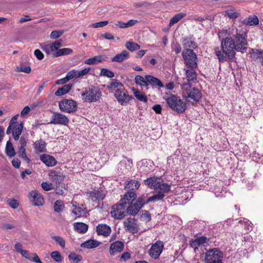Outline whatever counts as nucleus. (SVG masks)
<instances>
[{
  "mask_svg": "<svg viewBox=\"0 0 263 263\" xmlns=\"http://www.w3.org/2000/svg\"><path fill=\"white\" fill-rule=\"evenodd\" d=\"M156 190L158 192H161V193L164 194L171 190V185L167 183H162L160 181L159 184L157 185V189Z\"/></svg>",
  "mask_w": 263,
  "mask_h": 263,
  "instance_id": "4c0bfd02",
  "label": "nucleus"
},
{
  "mask_svg": "<svg viewBox=\"0 0 263 263\" xmlns=\"http://www.w3.org/2000/svg\"><path fill=\"white\" fill-rule=\"evenodd\" d=\"M8 204L13 209H16L18 207L19 204L17 200L14 199H8L7 200Z\"/></svg>",
  "mask_w": 263,
  "mask_h": 263,
  "instance_id": "5fc2aeb1",
  "label": "nucleus"
},
{
  "mask_svg": "<svg viewBox=\"0 0 263 263\" xmlns=\"http://www.w3.org/2000/svg\"><path fill=\"white\" fill-rule=\"evenodd\" d=\"M129 57V53L126 50H123L120 53L116 54L111 58V62L121 63Z\"/></svg>",
  "mask_w": 263,
  "mask_h": 263,
  "instance_id": "a878e982",
  "label": "nucleus"
},
{
  "mask_svg": "<svg viewBox=\"0 0 263 263\" xmlns=\"http://www.w3.org/2000/svg\"><path fill=\"white\" fill-rule=\"evenodd\" d=\"M73 52V50L68 48H64L59 49L58 51L53 54V57L57 58L65 55L70 54Z\"/></svg>",
  "mask_w": 263,
  "mask_h": 263,
  "instance_id": "58836bf2",
  "label": "nucleus"
},
{
  "mask_svg": "<svg viewBox=\"0 0 263 263\" xmlns=\"http://www.w3.org/2000/svg\"><path fill=\"white\" fill-rule=\"evenodd\" d=\"M23 128V122H21L17 127L13 126V130L12 132L13 137L15 141H17L20 138Z\"/></svg>",
  "mask_w": 263,
  "mask_h": 263,
  "instance_id": "72a5a7b5",
  "label": "nucleus"
},
{
  "mask_svg": "<svg viewBox=\"0 0 263 263\" xmlns=\"http://www.w3.org/2000/svg\"><path fill=\"white\" fill-rule=\"evenodd\" d=\"M102 61V58L101 56H95L93 58L87 59L84 61V63L89 65H96L101 62Z\"/></svg>",
  "mask_w": 263,
  "mask_h": 263,
  "instance_id": "79ce46f5",
  "label": "nucleus"
},
{
  "mask_svg": "<svg viewBox=\"0 0 263 263\" xmlns=\"http://www.w3.org/2000/svg\"><path fill=\"white\" fill-rule=\"evenodd\" d=\"M146 88H148L149 85L153 88H162L164 87L163 83L158 78L152 76L146 75Z\"/></svg>",
  "mask_w": 263,
  "mask_h": 263,
  "instance_id": "2eb2a0df",
  "label": "nucleus"
},
{
  "mask_svg": "<svg viewBox=\"0 0 263 263\" xmlns=\"http://www.w3.org/2000/svg\"><path fill=\"white\" fill-rule=\"evenodd\" d=\"M100 242L97 240L89 239L81 245V247L87 249H93L98 247Z\"/></svg>",
  "mask_w": 263,
  "mask_h": 263,
  "instance_id": "c756f323",
  "label": "nucleus"
},
{
  "mask_svg": "<svg viewBox=\"0 0 263 263\" xmlns=\"http://www.w3.org/2000/svg\"><path fill=\"white\" fill-rule=\"evenodd\" d=\"M124 227L126 231L134 234L139 231V227L134 218H128L124 222Z\"/></svg>",
  "mask_w": 263,
  "mask_h": 263,
  "instance_id": "f8f14e48",
  "label": "nucleus"
},
{
  "mask_svg": "<svg viewBox=\"0 0 263 263\" xmlns=\"http://www.w3.org/2000/svg\"><path fill=\"white\" fill-rule=\"evenodd\" d=\"M18 116V115H16L11 118L9 122V125L10 126L17 127L18 125L20 124V123L17 122Z\"/></svg>",
  "mask_w": 263,
  "mask_h": 263,
  "instance_id": "0e129e2a",
  "label": "nucleus"
},
{
  "mask_svg": "<svg viewBox=\"0 0 263 263\" xmlns=\"http://www.w3.org/2000/svg\"><path fill=\"white\" fill-rule=\"evenodd\" d=\"M182 58L184 61L185 67L197 68L198 66V58L196 53L193 49L183 50Z\"/></svg>",
  "mask_w": 263,
  "mask_h": 263,
  "instance_id": "20e7f679",
  "label": "nucleus"
},
{
  "mask_svg": "<svg viewBox=\"0 0 263 263\" xmlns=\"http://www.w3.org/2000/svg\"><path fill=\"white\" fill-rule=\"evenodd\" d=\"M135 83L138 85L145 87L146 86V75L145 76L144 78L141 76L137 75L135 77Z\"/></svg>",
  "mask_w": 263,
  "mask_h": 263,
  "instance_id": "c03bdc74",
  "label": "nucleus"
},
{
  "mask_svg": "<svg viewBox=\"0 0 263 263\" xmlns=\"http://www.w3.org/2000/svg\"><path fill=\"white\" fill-rule=\"evenodd\" d=\"M33 145L34 149L39 153H44L46 151L47 143L42 139L36 141Z\"/></svg>",
  "mask_w": 263,
  "mask_h": 263,
  "instance_id": "c85d7f7f",
  "label": "nucleus"
},
{
  "mask_svg": "<svg viewBox=\"0 0 263 263\" xmlns=\"http://www.w3.org/2000/svg\"><path fill=\"white\" fill-rule=\"evenodd\" d=\"M59 106L62 112L69 114L76 112L78 109V103L72 99H63L59 101Z\"/></svg>",
  "mask_w": 263,
  "mask_h": 263,
  "instance_id": "423d86ee",
  "label": "nucleus"
},
{
  "mask_svg": "<svg viewBox=\"0 0 263 263\" xmlns=\"http://www.w3.org/2000/svg\"><path fill=\"white\" fill-rule=\"evenodd\" d=\"M90 70V68H86L81 71H77V78H80L86 75L88 73Z\"/></svg>",
  "mask_w": 263,
  "mask_h": 263,
  "instance_id": "680f3d73",
  "label": "nucleus"
},
{
  "mask_svg": "<svg viewBox=\"0 0 263 263\" xmlns=\"http://www.w3.org/2000/svg\"><path fill=\"white\" fill-rule=\"evenodd\" d=\"M111 231L110 227L105 224H99L96 227V232L98 235L107 237L110 235Z\"/></svg>",
  "mask_w": 263,
  "mask_h": 263,
  "instance_id": "412c9836",
  "label": "nucleus"
},
{
  "mask_svg": "<svg viewBox=\"0 0 263 263\" xmlns=\"http://www.w3.org/2000/svg\"><path fill=\"white\" fill-rule=\"evenodd\" d=\"M133 92L137 99L144 102H147V98L144 93L141 92L139 90L135 89H133Z\"/></svg>",
  "mask_w": 263,
  "mask_h": 263,
  "instance_id": "a19ab883",
  "label": "nucleus"
},
{
  "mask_svg": "<svg viewBox=\"0 0 263 263\" xmlns=\"http://www.w3.org/2000/svg\"><path fill=\"white\" fill-rule=\"evenodd\" d=\"M49 176L52 182L60 184L64 179L65 175L61 172L51 171L49 173Z\"/></svg>",
  "mask_w": 263,
  "mask_h": 263,
  "instance_id": "6ab92c4d",
  "label": "nucleus"
},
{
  "mask_svg": "<svg viewBox=\"0 0 263 263\" xmlns=\"http://www.w3.org/2000/svg\"><path fill=\"white\" fill-rule=\"evenodd\" d=\"M18 71L24 72L26 73H30L31 69L29 66H25L24 65H21L19 67H17Z\"/></svg>",
  "mask_w": 263,
  "mask_h": 263,
  "instance_id": "4d7b16f0",
  "label": "nucleus"
},
{
  "mask_svg": "<svg viewBox=\"0 0 263 263\" xmlns=\"http://www.w3.org/2000/svg\"><path fill=\"white\" fill-rule=\"evenodd\" d=\"M163 242L160 240H158L152 245L148 250V254L152 258L156 259L159 257L163 251Z\"/></svg>",
  "mask_w": 263,
  "mask_h": 263,
  "instance_id": "1a4fd4ad",
  "label": "nucleus"
},
{
  "mask_svg": "<svg viewBox=\"0 0 263 263\" xmlns=\"http://www.w3.org/2000/svg\"><path fill=\"white\" fill-rule=\"evenodd\" d=\"M124 243L121 241H116L110 245L109 253L111 255L121 252L124 249Z\"/></svg>",
  "mask_w": 263,
  "mask_h": 263,
  "instance_id": "aec40b11",
  "label": "nucleus"
},
{
  "mask_svg": "<svg viewBox=\"0 0 263 263\" xmlns=\"http://www.w3.org/2000/svg\"><path fill=\"white\" fill-rule=\"evenodd\" d=\"M136 197L137 195L135 192L132 191L128 192L124 195L123 197L121 198L119 204L124 205L126 208L127 205L128 204L129 205L136 199Z\"/></svg>",
  "mask_w": 263,
  "mask_h": 263,
  "instance_id": "f3484780",
  "label": "nucleus"
},
{
  "mask_svg": "<svg viewBox=\"0 0 263 263\" xmlns=\"http://www.w3.org/2000/svg\"><path fill=\"white\" fill-rule=\"evenodd\" d=\"M160 181L158 180V177L156 176L151 177L147 178L144 180V184L149 188L152 189H157V185L159 184Z\"/></svg>",
  "mask_w": 263,
  "mask_h": 263,
  "instance_id": "393cba45",
  "label": "nucleus"
},
{
  "mask_svg": "<svg viewBox=\"0 0 263 263\" xmlns=\"http://www.w3.org/2000/svg\"><path fill=\"white\" fill-rule=\"evenodd\" d=\"M168 106L174 111L179 114L184 112L186 109V103L179 97L174 95H167L163 97Z\"/></svg>",
  "mask_w": 263,
  "mask_h": 263,
  "instance_id": "f03ea898",
  "label": "nucleus"
},
{
  "mask_svg": "<svg viewBox=\"0 0 263 263\" xmlns=\"http://www.w3.org/2000/svg\"><path fill=\"white\" fill-rule=\"evenodd\" d=\"M100 76L106 77L107 78H112L115 77L114 73L109 69L106 68H102L101 71Z\"/></svg>",
  "mask_w": 263,
  "mask_h": 263,
  "instance_id": "09e8293b",
  "label": "nucleus"
},
{
  "mask_svg": "<svg viewBox=\"0 0 263 263\" xmlns=\"http://www.w3.org/2000/svg\"><path fill=\"white\" fill-rule=\"evenodd\" d=\"M5 153L10 158L13 157L16 155V152L13 145L10 140L7 142Z\"/></svg>",
  "mask_w": 263,
  "mask_h": 263,
  "instance_id": "473e14b6",
  "label": "nucleus"
},
{
  "mask_svg": "<svg viewBox=\"0 0 263 263\" xmlns=\"http://www.w3.org/2000/svg\"><path fill=\"white\" fill-rule=\"evenodd\" d=\"M52 239L58 243L62 248L65 247V241L61 237L59 236H54L52 237Z\"/></svg>",
  "mask_w": 263,
  "mask_h": 263,
  "instance_id": "8fccbe9b",
  "label": "nucleus"
},
{
  "mask_svg": "<svg viewBox=\"0 0 263 263\" xmlns=\"http://www.w3.org/2000/svg\"><path fill=\"white\" fill-rule=\"evenodd\" d=\"M185 90L189 98L193 99L194 101H199L201 98V93L197 88L190 86L187 87Z\"/></svg>",
  "mask_w": 263,
  "mask_h": 263,
  "instance_id": "dca6fc26",
  "label": "nucleus"
},
{
  "mask_svg": "<svg viewBox=\"0 0 263 263\" xmlns=\"http://www.w3.org/2000/svg\"><path fill=\"white\" fill-rule=\"evenodd\" d=\"M141 213V217L145 222H149L151 220V215L148 211L142 210Z\"/></svg>",
  "mask_w": 263,
  "mask_h": 263,
  "instance_id": "3c124183",
  "label": "nucleus"
},
{
  "mask_svg": "<svg viewBox=\"0 0 263 263\" xmlns=\"http://www.w3.org/2000/svg\"><path fill=\"white\" fill-rule=\"evenodd\" d=\"M106 194L102 190H94L90 192L89 197L93 202H99L102 200L105 197Z\"/></svg>",
  "mask_w": 263,
  "mask_h": 263,
  "instance_id": "a211bd4d",
  "label": "nucleus"
},
{
  "mask_svg": "<svg viewBox=\"0 0 263 263\" xmlns=\"http://www.w3.org/2000/svg\"><path fill=\"white\" fill-rule=\"evenodd\" d=\"M68 258L69 260L73 263H78L82 259V256L81 255L77 254L74 253H70L68 255Z\"/></svg>",
  "mask_w": 263,
  "mask_h": 263,
  "instance_id": "49530a36",
  "label": "nucleus"
},
{
  "mask_svg": "<svg viewBox=\"0 0 263 263\" xmlns=\"http://www.w3.org/2000/svg\"><path fill=\"white\" fill-rule=\"evenodd\" d=\"M74 228L77 232L84 234L87 231L88 226L87 224L83 222H76L74 224Z\"/></svg>",
  "mask_w": 263,
  "mask_h": 263,
  "instance_id": "2f4dec72",
  "label": "nucleus"
},
{
  "mask_svg": "<svg viewBox=\"0 0 263 263\" xmlns=\"http://www.w3.org/2000/svg\"><path fill=\"white\" fill-rule=\"evenodd\" d=\"M247 45V33L236 29L231 36L223 38L221 41V49L217 47L215 51L219 62H232L235 59V51L245 52Z\"/></svg>",
  "mask_w": 263,
  "mask_h": 263,
  "instance_id": "f257e3e1",
  "label": "nucleus"
},
{
  "mask_svg": "<svg viewBox=\"0 0 263 263\" xmlns=\"http://www.w3.org/2000/svg\"><path fill=\"white\" fill-rule=\"evenodd\" d=\"M196 240L199 246H201L207 242L208 238L205 236H201L197 237Z\"/></svg>",
  "mask_w": 263,
  "mask_h": 263,
  "instance_id": "69168bd1",
  "label": "nucleus"
},
{
  "mask_svg": "<svg viewBox=\"0 0 263 263\" xmlns=\"http://www.w3.org/2000/svg\"><path fill=\"white\" fill-rule=\"evenodd\" d=\"M40 159L47 166H53L57 163L55 158L51 155L43 154L40 156Z\"/></svg>",
  "mask_w": 263,
  "mask_h": 263,
  "instance_id": "4be33fe9",
  "label": "nucleus"
},
{
  "mask_svg": "<svg viewBox=\"0 0 263 263\" xmlns=\"http://www.w3.org/2000/svg\"><path fill=\"white\" fill-rule=\"evenodd\" d=\"M77 71L74 70H71L68 71L66 76V80L69 81L70 80L74 78V77L77 78Z\"/></svg>",
  "mask_w": 263,
  "mask_h": 263,
  "instance_id": "bf43d9fd",
  "label": "nucleus"
},
{
  "mask_svg": "<svg viewBox=\"0 0 263 263\" xmlns=\"http://www.w3.org/2000/svg\"><path fill=\"white\" fill-rule=\"evenodd\" d=\"M222 252L218 248H214L208 251L205 254L206 263H222Z\"/></svg>",
  "mask_w": 263,
  "mask_h": 263,
  "instance_id": "39448f33",
  "label": "nucleus"
},
{
  "mask_svg": "<svg viewBox=\"0 0 263 263\" xmlns=\"http://www.w3.org/2000/svg\"><path fill=\"white\" fill-rule=\"evenodd\" d=\"M108 24V21H101V22H97V23L92 24L91 25V27L94 28H98V27H103L107 25Z\"/></svg>",
  "mask_w": 263,
  "mask_h": 263,
  "instance_id": "13d9d810",
  "label": "nucleus"
},
{
  "mask_svg": "<svg viewBox=\"0 0 263 263\" xmlns=\"http://www.w3.org/2000/svg\"><path fill=\"white\" fill-rule=\"evenodd\" d=\"M146 196L142 195L138 198L134 203H131L126 209V212L130 215L135 216L140 211V210L145 205L144 200Z\"/></svg>",
  "mask_w": 263,
  "mask_h": 263,
  "instance_id": "0eeeda50",
  "label": "nucleus"
},
{
  "mask_svg": "<svg viewBox=\"0 0 263 263\" xmlns=\"http://www.w3.org/2000/svg\"><path fill=\"white\" fill-rule=\"evenodd\" d=\"M64 31L62 30H53L52 31L50 35V37L51 39H57L60 37Z\"/></svg>",
  "mask_w": 263,
  "mask_h": 263,
  "instance_id": "603ef678",
  "label": "nucleus"
},
{
  "mask_svg": "<svg viewBox=\"0 0 263 263\" xmlns=\"http://www.w3.org/2000/svg\"><path fill=\"white\" fill-rule=\"evenodd\" d=\"M72 87V84H68L64 85L63 87L59 88L55 92V95L57 96H61L65 95L69 92Z\"/></svg>",
  "mask_w": 263,
  "mask_h": 263,
  "instance_id": "c9c22d12",
  "label": "nucleus"
},
{
  "mask_svg": "<svg viewBox=\"0 0 263 263\" xmlns=\"http://www.w3.org/2000/svg\"><path fill=\"white\" fill-rule=\"evenodd\" d=\"M186 16L184 13H179L172 17L169 23V26H172L175 24L178 23L180 20Z\"/></svg>",
  "mask_w": 263,
  "mask_h": 263,
  "instance_id": "ea45409f",
  "label": "nucleus"
},
{
  "mask_svg": "<svg viewBox=\"0 0 263 263\" xmlns=\"http://www.w3.org/2000/svg\"><path fill=\"white\" fill-rule=\"evenodd\" d=\"M147 195L146 194L145 196H146V198L144 200L145 204H147L149 202H154L158 201H161L165 197V194L161 193V192H158L157 193L154 195L153 196L147 198Z\"/></svg>",
  "mask_w": 263,
  "mask_h": 263,
  "instance_id": "b1692460",
  "label": "nucleus"
},
{
  "mask_svg": "<svg viewBox=\"0 0 263 263\" xmlns=\"http://www.w3.org/2000/svg\"><path fill=\"white\" fill-rule=\"evenodd\" d=\"M51 257L57 262H61L63 260V257L60 253L58 251H53L50 254Z\"/></svg>",
  "mask_w": 263,
  "mask_h": 263,
  "instance_id": "de8ad7c7",
  "label": "nucleus"
},
{
  "mask_svg": "<svg viewBox=\"0 0 263 263\" xmlns=\"http://www.w3.org/2000/svg\"><path fill=\"white\" fill-rule=\"evenodd\" d=\"M28 198L35 206H41L44 203L43 196L37 190L30 191L28 195Z\"/></svg>",
  "mask_w": 263,
  "mask_h": 263,
  "instance_id": "ddd939ff",
  "label": "nucleus"
},
{
  "mask_svg": "<svg viewBox=\"0 0 263 263\" xmlns=\"http://www.w3.org/2000/svg\"><path fill=\"white\" fill-rule=\"evenodd\" d=\"M140 184L138 181L131 180L125 183V187L130 191L135 192V191L137 190L139 188Z\"/></svg>",
  "mask_w": 263,
  "mask_h": 263,
  "instance_id": "7c9ffc66",
  "label": "nucleus"
},
{
  "mask_svg": "<svg viewBox=\"0 0 263 263\" xmlns=\"http://www.w3.org/2000/svg\"><path fill=\"white\" fill-rule=\"evenodd\" d=\"M122 87H123V84L117 79H111L109 85L107 86V88L110 90H113L116 88L117 89L118 88Z\"/></svg>",
  "mask_w": 263,
  "mask_h": 263,
  "instance_id": "e433bc0d",
  "label": "nucleus"
},
{
  "mask_svg": "<svg viewBox=\"0 0 263 263\" xmlns=\"http://www.w3.org/2000/svg\"><path fill=\"white\" fill-rule=\"evenodd\" d=\"M196 68H185L186 79L188 82L194 81L197 79V74L195 70Z\"/></svg>",
  "mask_w": 263,
  "mask_h": 263,
  "instance_id": "bb28decb",
  "label": "nucleus"
},
{
  "mask_svg": "<svg viewBox=\"0 0 263 263\" xmlns=\"http://www.w3.org/2000/svg\"><path fill=\"white\" fill-rule=\"evenodd\" d=\"M69 122V120L65 115L59 112H53L49 123L66 126Z\"/></svg>",
  "mask_w": 263,
  "mask_h": 263,
  "instance_id": "9d476101",
  "label": "nucleus"
},
{
  "mask_svg": "<svg viewBox=\"0 0 263 263\" xmlns=\"http://www.w3.org/2000/svg\"><path fill=\"white\" fill-rule=\"evenodd\" d=\"M224 15L235 20L238 16L239 14L236 12H233L232 10H227L224 11Z\"/></svg>",
  "mask_w": 263,
  "mask_h": 263,
  "instance_id": "864d4df0",
  "label": "nucleus"
},
{
  "mask_svg": "<svg viewBox=\"0 0 263 263\" xmlns=\"http://www.w3.org/2000/svg\"><path fill=\"white\" fill-rule=\"evenodd\" d=\"M126 208L119 203L112 206L111 214L112 217L117 219H121L125 216Z\"/></svg>",
  "mask_w": 263,
  "mask_h": 263,
  "instance_id": "4468645a",
  "label": "nucleus"
},
{
  "mask_svg": "<svg viewBox=\"0 0 263 263\" xmlns=\"http://www.w3.org/2000/svg\"><path fill=\"white\" fill-rule=\"evenodd\" d=\"M41 186L42 189L46 191H48L54 189L52 184L47 181L42 182Z\"/></svg>",
  "mask_w": 263,
  "mask_h": 263,
  "instance_id": "6e6d98bb",
  "label": "nucleus"
},
{
  "mask_svg": "<svg viewBox=\"0 0 263 263\" xmlns=\"http://www.w3.org/2000/svg\"><path fill=\"white\" fill-rule=\"evenodd\" d=\"M82 91L81 96L82 100L86 102H97L102 96V92L100 89L94 86H90L88 88H84Z\"/></svg>",
  "mask_w": 263,
  "mask_h": 263,
  "instance_id": "7ed1b4c3",
  "label": "nucleus"
},
{
  "mask_svg": "<svg viewBox=\"0 0 263 263\" xmlns=\"http://www.w3.org/2000/svg\"><path fill=\"white\" fill-rule=\"evenodd\" d=\"M241 22L243 25L251 26L258 25L259 24V20L256 15H253L245 18Z\"/></svg>",
  "mask_w": 263,
  "mask_h": 263,
  "instance_id": "cd10ccee",
  "label": "nucleus"
},
{
  "mask_svg": "<svg viewBox=\"0 0 263 263\" xmlns=\"http://www.w3.org/2000/svg\"><path fill=\"white\" fill-rule=\"evenodd\" d=\"M172 48L176 53L178 54L181 51V47L180 45L177 42L174 43L172 45Z\"/></svg>",
  "mask_w": 263,
  "mask_h": 263,
  "instance_id": "e2e57ef3",
  "label": "nucleus"
},
{
  "mask_svg": "<svg viewBox=\"0 0 263 263\" xmlns=\"http://www.w3.org/2000/svg\"><path fill=\"white\" fill-rule=\"evenodd\" d=\"M20 145L17 149V154L18 156L29 164L31 162V160L28 158L26 153V147L27 146V141L24 137L22 136L19 141Z\"/></svg>",
  "mask_w": 263,
  "mask_h": 263,
  "instance_id": "9b49d317",
  "label": "nucleus"
},
{
  "mask_svg": "<svg viewBox=\"0 0 263 263\" xmlns=\"http://www.w3.org/2000/svg\"><path fill=\"white\" fill-rule=\"evenodd\" d=\"M149 4L148 2L145 1V2H140L138 3H135L134 4V6L135 8H140V7H146L148 6Z\"/></svg>",
  "mask_w": 263,
  "mask_h": 263,
  "instance_id": "774afa93",
  "label": "nucleus"
},
{
  "mask_svg": "<svg viewBox=\"0 0 263 263\" xmlns=\"http://www.w3.org/2000/svg\"><path fill=\"white\" fill-rule=\"evenodd\" d=\"M83 210L81 207H77V206H74L72 210V213L78 217H80L83 214Z\"/></svg>",
  "mask_w": 263,
  "mask_h": 263,
  "instance_id": "052dcab7",
  "label": "nucleus"
},
{
  "mask_svg": "<svg viewBox=\"0 0 263 263\" xmlns=\"http://www.w3.org/2000/svg\"><path fill=\"white\" fill-rule=\"evenodd\" d=\"M126 48L131 51H134L140 49V46L133 42H127L126 43Z\"/></svg>",
  "mask_w": 263,
  "mask_h": 263,
  "instance_id": "a18cd8bd",
  "label": "nucleus"
},
{
  "mask_svg": "<svg viewBox=\"0 0 263 263\" xmlns=\"http://www.w3.org/2000/svg\"><path fill=\"white\" fill-rule=\"evenodd\" d=\"M250 52V57L254 61L260 60L261 64H263V52L258 49H252Z\"/></svg>",
  "mask_w": 263,
  "mask_h": 263,
  "instance_id": "f704fd0d",
  "label": "nucleus"
},
{
  "mask_svg": "<svg viewBox=\"0 0 263 263\" xmlns=\"http://www.w3.org/2000/svg\"><path fill=\"white\" fill-rule=\"evenodd\" d=\"M34 54L36 58L39 60L43 59L44 57V54L40 49L35 50Z\"/></svg>",
  "mask_w": 263,
  "mask_h": 263,
  "instance_id": "338daca9",
  "label": "nucleus"
},
{
  "mask_svg": "<svg viewBox=\"0 0 263 263\" xmlns=\"http://www.w3.org/2000/svg\"><path fill=\"white\" fill-rule=\"evenodd\" d=\"M192 36H186L182 39V43L183 50L195 49L197 47L196 42L192 41Z\"/></svg>",
  "mask_w": 263,
  "mask_h": 263,
  "instance_id": "5701e85b",
  "label": "nucleus"
},
{
  "mask_svg": "<svg viewBox=\"0 0 263 263\" xmlns=\"http://www.w3.org/2000/svg\"><path fill=\"white\" fill-rule=\"evenodd\" d=\"M115 97L122 105H127L130 100L133 99V96L129 95L127 91L124 87L118 88L116 89L115 92Z\"/></svg>",
  "mask_w": 263,
  "mask_h": 263,
  "instance_id": "6e6552de",
  "label": "nucleus"
},
{
  "mask_svg": "<svg viewBox=\"0 0 263 263\" xmlns=\"http://www.w3.org/2000/svg\"><path fill=\"white\" fill-rule=\"evenodd\" d=\"M65 208V205L63 202L61 200H57L53 205L54 211L56 213L62 212Z\"/></svg>",
  "mask_w": 263,
  "mask_h": 263,
  "instance_id": "37998d69",
  "label": "nucleus"
}]
</instances>
